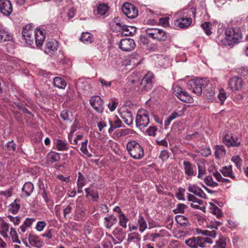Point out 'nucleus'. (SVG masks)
Here are the masks:
<instances>
[{"mask_svg":"<svg viewBox=\"0 0 248 248\" xmlns=\"http://www.w3.org/2000/svg\"><path fill=\"white\" fill-rule=\"evenodd\" d=\"M109 7L108 4L102 3L98 5L96 9V14L100 16L105 15L108 12Z\"/></svg>","mask_w":248,"mask_h":248,"instance_id":"33","label":"nucleus"},{"mask_svg":"<svg viewBox=\"0 0 248 248\" xmlns=\"http://www.w3.org/2000/svg\"><path fill=\"white\" fill-rule=\"evenodd\" d=\"M221 224V222L216 220H213L207 224V227L211 229H217V227Z\"/></svg>","mask_w":248,"mask_h":248,"instance_id":"55","label":"nucleus"},{"mask_svg":"<svg viewBox=\"0 0 248 248\" xmlns=\"http://www.w3.org/2000/svg\"><path fill=\"white\" fill-rule=\"evenodd\" d=\"M34 36L36 46H41L45 39L46 32H35Z\"/></svg>","mask_w":248,"mask_h":248,"instance_id":"27","label":"nucleus"},{"mask_svg":"<svg viewBox=\"0 0 248 248\" xmlns=\"http://www.w3.org/2000/svg\"><path fill=\"white\" fill-rule=\"evenodd\" d=\"M169 17L166 16L159 19V24L164 28L169 27Z\"/></svg>","mask_w":248,"mask_h":248,"instance_id":"56","label":"nucleus"},{"mask_svg":"<svg viewBox=\"0 0 248 248\" xmlns=\"http://www.w3.org/2000/svg\"><path fill=\"white\" fill-rule=\"evenodd\" d=\"M141 56L137 52L132 53L129 57V62L131 64L137 65L140 63Z\"/></svg>","mask_w":248,"mask_h":248,"instance_id":"31","label":"nucleus"},{"mask_svg":"<svg viewBox=\"0 0 248 248\" xmlns=\"http://www.w3.org/2000/svg\"><path fill=\"white\" fill-rule=\"evenodd\" d=\"M229 86L232 91H237L241 89L243 81L241 78L234 77L232 78L228 82Z\"/></svg>","mask_w":248,"mask_h":248,"instance_id":"12","label":"nucleus"},{"mask_svg":"<svg viewBox=\"0 0 248 248\" xmlns=\"http://www.w3.org/2000/svg\"><path fill=\"white\" fill-rule=\"evenodd\" d=\"M77 86L83 90H87L89 88V83L84 79H80L77 83Z\"/></svg>","mask_w":248,"mask_h":248,"instance_id":"46","label":"nucleus"},{"mask_svg":"<svg viewBox=\"0 0 248 248\" xmlns=\"http://www.w3.org/2000/svg\"><path fill=\"white\" fill-rule=\"evenodd\" d=\"M215 149V155L216 158H220L225 156L226 150L223 145H216Z\"/></svg>","mask_w":248,"mask_h":248,"instance_id":"35","label":"nucleus"},{"mask_svg":"<svg viewBox=\"0 0 248 248\" xmlns=\"http://www.w3.org/2000/svg\"><path fill=\"white\" fill-rule=\"evenodd\" d=\"M0 11L6 16H10L11 14L13 8L9 0H0Z\"/></svg>","mask_w":248,"mask_h":248,"instance_id":"14","label":"nucleus"},{"mask_svg":"<svg viewBox=\"0 0 248 248\" xmlns=\"http://www.w3.org/2000/svg\"><path fill=\"white\" fill-rule=\"evenodd\" d=\"M46 226V223L45 221H39L37 222L35 229L38 232L42 231Z\"/></svg>","mask_w":248,"mask_h":248,"instance_id":"54","label":"nucleus"},{"mask_svg":"<svg viewBox=\"0 0 248 248\" xmlns=\"http://www.w3.org/2000/svg\"><path fill=\"white\" fill-rule=\"evenodd\" d=\"M140 76L138 73H133L128 78V83L129 85H134L139 83L140 81Z\"/></svg>","mask_w":248,"mask_h":248,"instance_id":"37","label":"nucleus"},{"mask_svg":"<svg viewBox=\"0 0 248 248\" xmlns=\"http://www.w3.org/2000/svg\"><path fill=\"white\" fill-rule=\"evenodd\" d=\"M117 222V219L113 215H110L104 218V226L108 229H110Z\"/></svg>","mask_w":248,"mask_h":248,"instance_id":"25","label":"nucleus"},{"mask_svg":"<svg viewBox=\"0 0 248 248\" xmlns=\"http://www.w3.org/2000/svg\"><path fill=\"white\" fill-rule=\"evenodd\" d=\"M9 229V224L6 222L4 220H2L0 223V233L3 237H8Z\"/></svg>","mask_w":248,"mask_h":248,"instance_id":"30","label":"nucleus"},{"mask_svg":"<svg viewBox=\"0 0 248 248\" xmlns=\"http://www.w3.org/2000/svg\"><path fill=\"white\" fill-rule=\"evenodd\" d=\"M169 157V153L167 150H163L161 152L159 158L163 161L167 160Z\"/></svg>","mask_w":248,"mask_h":248,"instance_id":"60","label":"nucleus"},{"mask_svg":"<svg viewBox=\"0 0 248 248\" xmlns=\"http://www.w3.org/2000/svg\"><path fill=\"white\" fill-rule=\"evenodd\" d=\"M120 115L121 118L127 125H131L133 124L134 117L130 111L127 109L123 111L121 110Z\"/></svg>","mask_w":248,"mask_h":248,"instance_id":"15","label":"nucleus"},{"mask_svg":"<svg viewBox=\"0 0 248 248\" xmlns=\"http://www.w3.org/2000/svg\"><path fill=\"white\" fill-rule=\"evenodd\" d=\"M126 149L130 156L135 159H140L144 156V151L142 147L136 141L128 142Z\"/></svg>","mask_w":248,"mask_h":248,"instance_id":"3","label":"nucleus"},{"mask_svg":"<svg viewBox=\"0 0 248 248\" xmlns=\"http://www.w3.org/2000/svg\"><path fill=\"white\" fill-rule=\"evenodd\" d=\"M118 105V102H116L114 100H111L108 104V107L111 111H113L116 109Z\"/></svg>","mask_w":248,"mask_h":248,"instance_id":"61","label":"nucleus"},{"mask_svg":"<svg viewBox=\"0 0 248 248\" xmlns=\"http://www.w3.org/2000/svg\"><path fill=\"white\" fill-rule=\"evenodd\" d=\"M184 111L185 108H183L181 110H179L178 112L174 111L172 113H171L169 117L170 118V120H173L179 116L183 115L184 114Z\"/></svg>","mask_w":248,"mask_h":248,"instance_id":"52","label":"nucleus"},{"mask_svg":"<svg viewBox=\"0 0 248 248\" xmlns=\"http://www.w3.org/2000/svg\"><path fill=\"white\" fill-rule=\"evenodd\" d=\"M102 246L103 248H113V245L111 241L108 238H106L102 242Z\"/></svg>","mask_w":248,"mask_h":248,"instance_id":"59","label":"nucleus"},{"mask_svg":"<svg viewBox=\"0 0 248 248\" xmlns=\"http://www.w3.org/2000/svg\"><path fill=\"white\" fill-rule=\"evenodd\" d=\"M157 130L155 126H151L146 130V133L150 136H155Z\"/></svg>","mask_w":248,"mask_h":248,"instance_id":"58","label":"nucleus"},{"mask_svg":"<svg viewBox=\"0 0 248 248\" xmlns=\"http://www.w3.org/2000/svg\"><path fill=\"white\" fill-rule=\"evenodd\" d=\"M187 208V206L183 203H178L176 205V208L173 210V212L175 214L179 213H184L185 210Z\"/></svg>","mask_w":248,"mask_h":248,"instance_id":"43","label":"nucleus"},{"mask_svg":"<svg viewBox=\"0 0 248 248\" xmlns=\"http://www.w3.org/2000/svg\"><path fill=\"white\" fill-rule=\"evenodd\" d=\"M12 39V36L8 32H0V42L9 41Z\"/></svg>","mask_w":248,"mask_h":248,"instance_id":"51","label":"nucleus"},{"mask_svg":"<svg viewBox=\"0 0 248 248\" xmlns=\"http://www.w3.org/2000/svg\"><path fill=\"white\" fill-rule=\"evenodd\" d=\"M203 80L201 78L190 80L186 83V87L193 93L199 95L202 92Z\"/></svg>","mask_w":248,"mask_h":248,"instance_id":"7","label":"nucleus"},{"mask_svg":"<svg viewBox=\"0 0 248 248\" xmlns=\"http://www.w3.org/2000/svg\"><path fill=\"white\" fill-rule=\"evenodd\" d=\"M223 143L228 146H238L240 141L236 136H232V134H226L223 139Z\"/></svg>","mask_w":248,"mask_h":248,"instance_id":"13","label":"nucleus"},{"mask_svg":"<svg viewBox=\"0 0 248 248\" xmlns=\"http://www.w3.org/2000/svg\"><path fill=\"white\" fill-rule=\"evenodd\" d=\"M122 10L123 13L129 18H135L138 15V11L136 7L128 2H125L123 4Z\"/></svg>","mask_w":248,"mask_h":248,"instance_id":"8","label":"nucleus"},{"mask_svg":"<svg viewBox=\"0 0 248 248\" xmlns=\"http://www.w3.org/2000/svg\"><path fill=\"white\" fill-rule=\"evenodd\" d=\"M204 181L206 185L211 187H216L218 186V184L214 181L211 176H207L204 179Z\"/></svg>","mask_w":248,"mask_h":248,"instance_id":"44","label":"nucleus"},{"mask_svg":"<svg viewBox=\"0 0 248 248\" xmlns=\"http://www.w3.org/2000/svg\"><path fill=\"white\" fill-rule=\"evenodd\" d=\"M34 189L33 185L28 182L24 184L22 188L21 197L22 198H27L29 197L32 193Z\"/></svg>","mask_w":248,"mask_h":248,"instance_id":"18","label":"nucleus"},{"mask_svg":"<svg viewBox=\"0 0 248 248\" xmlns=\"http://www.w3.org/2000/svg\"><path fill=\"white\" fill-rule=\"evenodd\" d=\"M7 218L11 222H12L15 226L18 225L22 220V217L19 216L13 217L11 215L7 216Z\"/></svg>","mask_w":248,"mask_h":248,"instance_id":"48","label":"nucleus"},{"mask_svg":"<svg viewBox=\"0 0 248 248\" xmlns=\"http://www.w3.org/2000/svg\"><path fill=\"white\" fill-rule=\"evenodd\" d=\"M53 83L55 87L60 89H64L66 86V81L62 78L55 77L53 78Z\"/></svg>","mask_w":248,"mask_h":248,"instance_id":"36","label":"nucleus"},{"mask_svg":"<svg viewBox=\"0 0 248 248\" xmlns=\"http://www.w3.org/2000/svg\"><path fill=\"white\" fill-rule=\"evenodd\" d=\"M34 218H27L23 223L20 226V230L22 232H25L29 228L31 227L33 222L35 221Z\"/></svg>","mask_w":248,"mask_h":248,"instance_id":"29","label":"nucleus"},{"mask_svg":"<svg viewBox=\"0 0 248 248\" xmlns=\"http://www.w3.org/2000/svg\"><path fill=\"white\" fill-rule=\"evenodd\" d=\"M12 195V189L9 188L5 191L0 190V195L3 196L6 198L10 197Z\"/></svg>","mask_w":248,"mask_h":248,"instance_id":"64","label":"nucleus"},{"mask_svg":"<svg viewBox=\"0 0 248 248\" xmlns=\"http://www.w3.org/2000/svg\"><path fill=\"white\" fill-rule=\"evenodd\" d=\"M119 224L121 226L124 228H126L127 227L126 223L128 221L127 218L124 214H121L119 216Z\"/></svg>","mask_w":248,"mask_h":248,"instance_id":"50","label":"nucleus"},{"mask_svg":"<svg viewBox=\"0 0 248 248\" xmlns=\"http://www.w3.org/2000/svg\"><path fill=\"white\" fill-rule=\"evenodd\" d=\"M6 148L9 151L14 152L16 150V144L12 140L6 143Z\"/></svg>","mask_w":248,"mask_h":248,"instance_id":"57","label":"nucleus"},{"mask_svg":"<svg viewBox=\"0 0 248 248\" xmlns=\"http://www.w3.org/2000/svg\"><path fill=\"white\" fill-rule=\"evenodd\" d=\"M200 188V187L196 185H189L188 187V190L189 192L195 195Z\"/></svg>","mask_w":248,"mask_h":248,"instance_id":"62","label":"nucleus"},{"mask_svg":"<svg viewBox=\"0 0 248 248\" xmlns=\"http://www.w3.org/2000/svg\"><path fill=\"white\" fill-rule=\"evenodd\" d=\"M53 230L52 229H47L45 232L42 234L43 237L47 238L48 239H50L53 237Z\"/></svg>","mask_w":248,"mask_h":248,"instance_id":"63","label":"nucleus"},{"mask_svg":"<svg viewBox=\"0 0 248 248\" xmlns=\"http://www.w3.org/2000/svg\"><path fill=\"white\" fill-rule=\"evenodd\" d=\"M173 90L176 96L182 101L189 103L193 102L192 97L181 87L175 86L173 88Z\"/></svg>","mask_w":248,"mask_h":248,"instance_id":"9","label":"nucleus"},{"mask_svg":"<svg viewBox=\"0 0 248 248\" xmlns=\"http://www.w3.org/2000/svg\"><path fill=\"white\" fill-rule=\"evenodd\" d=\"M198 233H201L205 236L192 237L186 240L185 244L191 248H197L198 247L205 248L207 244H212L213 240L207 236L212 238H216L217 232L216 230L209 231L208 230H197Z\"/></svg>","mask_w":248,"mask_h":248,"instance_id":"1","label":"nucleus"},{"mask_svg":"<svg viewBox=\"0 0 248 248\" xmlns=\"http://www.w3.org/2000/svg\"><path fill=\"white\" fill-rule=\"evenodd\" d=\"M175 220L181 227H187L190 225V222L187 217L182 215L175 216Z\"/></svg>","mask_w":248,"mask_h":248,"instance_id":"28","label":"nucleus"},{"mask_svg":"<svg viewBox=\"0 0 248 248\" xmlns=\"http://www.w3.org/2000/svg\"><path fill=\"white\" fill-rule=\"evenodd\" d=\"M20 208V202L19 199H16L8 206V211L11 213L16 214Z\"/></svg>","mask_w":248,"mask_h":248,"instance_id":"24","label":"nucleus"},{"mask_svg":"<svg viewBox=\"0 0 248 248\" xmlns=\"http://www.w3.org/2000/svg\"><path fill=\"white\" fill-rule=\"evenodd\" d=\"M136 123L137 127L140 129L144 128L149 123V113L144 109L138 110L136 118Z\"/></svg>","mask_w":248,"mask_h":248,"instance_id":"5","label":"nucleus"},{"mask_svg":"<svg viewBox=\"0 0 248 248\" xmlns=\"http://www.w3.org/2000/svg\"><path fill=\"white\" fill-rule=\"evenodd\" d=\"M185 174L188 177H191L196 175V170L192 164L189 162L184 161L183 162Z\"/></svg>","mask_w":248,"mask_h":248,"instance_id":"20","label":"nucleus"},{"mask_svg":"<svg viewBox=\"0 0 248 248\" xmlns=\"http://www.w3.org/2000/svg\"><path fill=\"white\" fill-rule=\"evenodd\" d=\"M153 74L151 72L147 73L142 78L140 85L135 90L139 93H144L150 91L153 87L152 79Z\"/></svg>","mask_w":248,"mask_h":248,"instance_id":"4","label":"nucleus"},{"mask_svg":"<svg viewBox=\"0 0 248 248\" xmlns=\"http://www.w3.org/2000/svg\"><path fill=\"white\" fill-rule=\"evenodd\" d=\"M90 103L93 109L99 113L104 111V102L101 98L98 96H93L90 100Z\"/></svg>","mask_w":248,"mask_h":248,"instance_id":"10","label":"nucleus"},{"mask_svg":"<svg viewBox=\"0 0 248 248\" xmlns=\"http://www.w3.org/2000/svg\"><path fill=\"white\" fill-rule=\"evenodd\" d=\"M30 32H22V34L26 43L31 46L33 44V37L34 36V35H32L30 34Z\"/></svg>","mask_w":248,"mask_h":248,"instance_id":"39","label":"nucleus"},{"mask_svg":"<svg viewBox=\"0 0 248 248\" xmlns=\"http://www.w3.org/2000/svg\"><path fill=\"white\" fill-rule=\"evenodd\" d=\"M191 23L192 19L190 17H182L175 20L174 22V26L181 29L187 28Z\"/></svg>","mask_w":248,"mask_h":248,"instance_id":"16","label":"nucleus"},{"mask_svg":"<svg viewBox=\"0 0 248 248\" xmlns=\"http://www.w3.org/2000/svg\"><path fill=\"white\" fill-rule=\"evenodd\" d=\"M110 28L112 31H129L133 30L136 31V28L134 26H126L121 22V19L119 17H115L109 23Z\"/></svg>","mask_w":248,"mask_h":248,"instance_id":"6","label":"nucleus"},{"mask_svg":"<svg viewBox=\"0 0 248 248\" xmlns=\"http://www.w3.org/2000/svg\"><path fill=\"white\" fill-rule=\"evenodd\" d=\"M226 238L223 236H220L218 240L216 241L214 248H225L226 247Z\"/></svg>","mask_w":248,"mask_h":248,"instance_id":"41","label":"nucleus"},{"mask_svg":"<svg viewBox=\"0 0 248 248\" xmlns=\"http://www.w3.org/2000/svg\"><path fill=\"white\" fill-rule=\"evenodd\" d=\"M86 192V197L88 199H90L93 201H97L99 199L98 193L97 190H95L91 188L90 186L85 189Z\"/></svg>","mask_w":248,"mask_h":248,"instance_id":"21","label":"nucleus"},{"mask_svg":"<svg viewBox=\"0 0 248 248\" xmlns=\"http://www.w3.org/2000/svg\"><path fill=\"white\" fill-rule=\"evenodd\" d=\"M60 154L54 152H50L47 156V160L48 162L53 163L60 159Z\"/></svg>","mask_w":248,"mask_h":248,"instance_id":"38","label":"nucleus"},{"mask_svg":"<svg viewBox=\"0 0 248 248\" xmlns=\"http://www.w3.org/2000/svg\"><path fill=\"white\" fill-rule=\"evenodd\" d=\"M187 200L189 202H192L190 206L192 208L195 209H199L200 205H202L203 203V201L197 199L193 195L188 194L187 195Z\"/></svg>","mask_w":248,"mask_h":248,"instance_id":"22","label":"nucleus"},{"mask_svg":"<svg viewBox=\"0 0 248 248\" xmlns=\"http://www.w3.org/2000/svg\"><path fill=\"white\" fill-rule=\"evenodd\" d=\"M241 38V32H225L220 33L217 39L220 45L231 46L238 43Z\"/></svg>","mask_w":248,"mask_h":248,"instance_id":"2","label":"nucleus"},{"mask_svg":"<svg viewBox=\"0 0 248 248\" xmlns=\"http://www.w3.org/2000/svg\"><path fill=\"white\" fill-rule=\"evenodd\" d=\"M88 143V140L87 139H86L85 141L82 142L80 150L84 154L87 155L89 157H91L92 155L89 153L87 149Z\"/></svg>","mask_w":248,"mask_h":248,"instance_id":"47","label":"nucleus"},{"mask_svg":"<svg viewBox=\"0 0 248 248\" xmlns=\"http://www.w3.org/2000/svg\"><path fill=\"white\" fill-rule=\"evenodd\" d=\"M135 46L136 44L134 40L129 38L122 39L119 43V47L124 51H132Z\"/></svg>","mask_w":248,"mask_h":248,"instance_id":"11","label":"nucleus"},{"mask_svg":"<svg viewBox=\"0 0 248 248\" xmlns=\"http://www.w3.org/2000/svg\"><path fill=\"white\" fill-rule=\"evenodd\" d=\"M222 174L225 177H229L233 180H235V176L232 170V166H224L220 170Z\"/></svg>","mask_w":248,"mask_h":248,"instance_id":"26","label":"nucleus"},{"mask_svg":"<svg viewBox=\"0 0 248 248\" xmlns=\"http://www.w3.org/2000/svg\"><path fill=\"white\" fill-rule=\"evenodd\" d=\"M93 35L90 32H82L80 40L84 43H91L93 40Z\"/></svg>","mask_w":248,"mask_h":248,"instance_id":"34","label":"nucleus"},{"mask_svg":"<svg viewBox=\"0 0 248 248\" xmlns=\"http://www.w3.org/2000/svg\"><path fill=\"white\" fill-rule=\"evenodd\" d=\"M149 36L159 41H164L167 38L166 32H152L149 33Z\"/></svg>","mask_w":248,"mask_h":248,"instance_id":"32","label":"nucleus"},{"mask_svg":"<svg viewBox=\"0 0 248 248\" xmlns=\"http://www.w3.org/2000/svg\"><path fill=\"white\" fill-rule=\"evenodd\" d=\"M77 186L83 187L86 184L85 177L80 172H78V178L77 181Z\"/></svg>","mask_w":248,"mask_h":248,"instance_id":"45","label":"nucleus"},{"mask_svg":"<svg viewBox=\"0 0 248 248\" xmlns=\"http://www.w3.org/2000/svg\"><path fill=\"white\" fill-rule=\"evenodd\" d=\"M218 98L220 102V104L222 105L227 98L226 93L224 90H220L218 95Z\"/></svg>","mask_w":248,"mask_h":248,"instance_id":"53","label":"nucleus"},{"mask_svg":"<svg viewBox=\"0 0 248 248\" xmlns=\"http://www.w3.org/2000/svg\"><path fill=\"white\" fill-rule=\"evenodd\" d=\"M28 239L30 244L31 245H33L38 248L41 247L42 245V241H41L39 237L35 234L30 233Z\"/></svg>","mask_w":248,"mask_h":248,"instance_id":"23","label":"nucleus"},{"mask_svg":"<svg viewBox=\"0 0 248 248\" xmlns=\"http://www.w3.org/2000/svg\"><path fill=\"white\" fill-rule=\"evenodd\" d=\"M217 25V22L211 23L208 22H205L201 24V27L204 31H211V30H215V26Z\"/></svg>","mask_w":248,"mask_h":248,"instance_id":"40","label":"nucleus"},{"mask_svg":"<svg viewBox=\"0 0 248 248\" xmlns=\"http://www.w3.org/2000/svg\"><path fill=\"white\" fill-rule=\"evenodd\" d=\"M58 47V42L56 40H51L47 42L46 45L45 52L51 55L57 50Z\"/></svg>","mask_w":248,"mask_h":248,"instance_id":"17","label":"nucleus"},{"mask_svg":"<svg viewBox=\"0 0 248 248\" xmlns=\"http://www.w3.org/2000/svg\"><path fill=\"white\" fill-rule=\"evenodd\" d=\"M56 149L59 151H66L69 148L67 142L65 140L56 139L54 141Z\"/></svg>","mask_w":248,"mask_h":248,"instance_id":"19","label":"nucleus"},{"mask_svg":"<svg viewBox=\"0 0 248 248\" xmlns=\"http://www.w3.org/2000/svg\"><path fill=\"white\" fill-rule=\"evenodd\" d=\"M138 224L139 226V230L141 232H143L147 228L146 222L142 216L139 217Z\"/></svg>","mask_w":248,"mask_h":248,"instance_id":"42","label":"nucleus"},{"mask_svg":"<svg viewBox=\"0 0 248 248\" xmlns=\"http://www.w3.org/2000/svg\"><path fill=\"white\" fill-rule=\"evenodd\" d=\"M232 161L234 162L236 167L239 170H241L242 167V160L239 155L232 156L231 159Z\"/></svg>","mask_w":248,"mask_h":248,"instance_id":"49","label":"nucleus"}]
</instances>
